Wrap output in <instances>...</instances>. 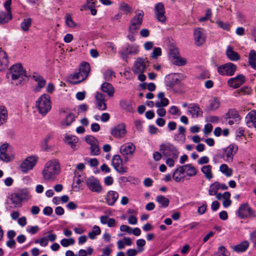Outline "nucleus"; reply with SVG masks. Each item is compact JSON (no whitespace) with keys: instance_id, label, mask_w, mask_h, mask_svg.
<instances>
[{"instance_id":"c9c22d12","label":"nucleus","mask_w":256,"mask_h":256,"mask_svg":"<svg viewBox=\"0 0 256 256\" xmlns=\"http://www.w3.org/2000/svg\"><path fill=\"white\" fill-rule=\"evenodd\" d=\"M220 184L218 182H216L212 184L208 190V194L210 196H214L216 194L218 190L220 188Z\"/></svg>"},{"instance_id":"f257e3e1","label":"nucleus","mask_w":256,"mask_h":256,"mask_svg":"<svg viewBox=\"0 0 256 256\" xmlns=\"http://www.w3.org/2000/svg\"><path fill=\"white\" fill-rule=\"evenodd\" d=\"M60 171V164L58 160H52L48 162L42 170L44 179L50 180L54 175L58 174Z\"/></svg>"},{"instance_id":"cd10ccee","label":"nucleus","mask_w":256,"mask_h":256,"mask_svg":"<svg viewBox=\"0 0 256 256\" xmlns=\"http://www.w3.org/2000/svg\"><path fill=\"white\" fill-rule=\"evenodd\" d=\"M101 89L103 92L107 93L109 96H113L114 92V88L110 83L104 82L102 84Z\"/></svg>"},{"instance_id":"774afa93","label":"nucleus","mask_w":256,"mask_h":256,"mask_svg":"<svg viewBox=\"0 0 256 256\" xmlns=\"http://www.w3.org/2000/svg\"><path fill=\"white\" fill-rule=\"evenodd\" d=\"M250 240L253 243V246L256 250V230L250 234Z\"/></svg>"},{"instance_id":"4468645a","label":"nucleus","mask_w":256,"mask_h":256,"mask_svg":"<svg viewBox=\"0 0 256 256\" xmlns=\"http://www.w3.org/2000/svg\"><path fill=\"white\" fill-rule=\"evenodd\" d=\"M112 163L114 169L119 173L123 174L126 172L127 168L122 166V160L120 155L114 156Z\"/></svg>"},{"instance_id":"052dcab7","label":"nucleus","mask_w":256,"mask_h":256,"mask_svg":"<svg viewBox=\"0 0 256 256\" xmlns=\"http://www.w3.org/2000/svg\"><path fill=\"white\" fill-rule=\"evenodd\" d=\"M0 160L5 162H10L12 159L11 157L6 154V152H5L0 153Z\"/></svg>"},{"instance_id":"5701e85b","label":"nucleus","mask_w":256,"mask_h":256,"mask_svg":"<svg viewBox=\"0 0 256 256\" xmlns=\"http://www.w3.org/2000/svg\"><path fill=\"white\" fill-rule=\"evenodd\" d=\"M165 94L164 92H160L158 94V98L160 99V102H156L155 106L156 108H164L166 106L169 104V100L168 98H164Z\"/></svg>"},{"instance_id":"a18cd8bd","label":"nucleus","mask_w":256,"mask_h":256,"mask_svg":"<svg viewBox=\"0 0 256 256\" xmlns=\"http://www.w3.org/2000/svg\"><path fill=\"white\" fill-rule=\"evenodd\" d=\"M50 138L51 136L50 135H47L46 137L42 142L40 146L46 152H48L49 150L50 147L48 144V142L50 140Z\"/></svg>"},{"instance_id":"a19ab883","label":"nucleus","mask_w":256,"mask_h":256,"mask_svg":"<svg viewBox=\"0 0 256 256\" xmlns=\"http://www.w3.org/2000/svg\"><path fill=\"white\" fill-rule=\"evenodd\" d=\"M100 229L99 226H94L92 228V230L88 234V237L94 240L96 238L97 235H99L100 234Z\"/></svg>"},{"instance_id":"39448f33","label":"nucleus","mask_w":256,"mask_h":256,"mask_svg":"<svg viewBox=\"0 0 256 256\" xmlns=\"http://www.w3.org/2000/svg\"><path fill=\"white\" fill-rule=\"evenodd\" d=\"M160 150L166 157L172 158L174 159L178 158L179 152L177 148L170 143L162 144L160 146Z\"/></svg>"},{"instance_id":"6ab92c4d","label":"nucleus","mask_w":256,"mask_h":256,"mask_svg":"<svg viewBox=\"0 0 256 256\" xmlns=\"http://www.w3.org/2000/svg\"><path fill=\"white\" fill-rule=\"evenodd\" d=\"M135 149L134 144L132 142H128L122 145L120 148V151L124 156L132 154L134 152Z\"/></svg>"},{"instance_id":"4be33fe9","label":"nucleus","mask_w":256,"mask_h":256,"mask_svg":"<svg viewBox=\"0 0 256 256\" xmlns=\"http://www.w3.org/2000/svg\"><path fill=\"white\" fill-rule=\"evenodd\" d=\"M118 198V194L115 191L110 190L106 196V202L108 205L113 206Z\"/></svg>"},{"instance_id":"2eb2a0df","label":"nucleus","mask_w":256,"mask_h":256,"mask_svg":"<svg viewBox=\"0 0 256 256\" xmlns=\"http://www.w3.org/2000/svg\"><path fill=\"white\" fill-rule=\"evenodd\" d=\"M90 66L88 62H84L82 64L79 69L80 74L82 78L80 81H73L72 82L74 84H78L84 80L88 77L90 72Z\"/></svg>"},{"instance_id":"f8f14e48","label":"nucleus","mask_w":256,"mask_h":256,"mask_svg":"<svg viewBox=\"0 0 256 256\" xmlns=\"http://www.w3.org/2000/svg\"><path fill=\"white\" fill-rule=\"evenodd\" d=\"M37 160V158L34 156H28L22 162L20 165L21 170L24 173L31 170L35 166Z\"/></svg>"},{"instance_id":"4d7b16f0","label":"nucleus","mask_w":256,"mask_h":256,"mask_svg":"<svg viewBox=\"0 0 256 256\" xmlns=\"http://www.w3.org/2000/svg\"><path fill=\"white\" fill-rule=\"evenodd\" d=\"M136 246L139 252H142L144 248H142L146 244V241L144 239H139L136 241Z\"/></svg>"},{"instance_id":"0eeeda50","label":"nucleus","mask_w":256,"mask_h":256,"mask_svg":"<svg viewBox=\"0 0 256 256\" xmlns=\"http://www.w3.org/2000/svg\"><path fill=\"white\" fill-rule=\"evenodd\" d=\"M86 182L88 188L92 192L100 193L103 190L100 180L93 176L86 178Z\"/></svg>"},{"instance_id":"e433bc0d","label":"nucleus","mask_w":256,"mask_h":256,"mask_svg":"<svg viewBox=\"0 0 256 256\" xmlns=\"http://www.w3.org/2000/svg\"><path fill=\"white\" fill-rule=\"evenodd\" d=\"M66 142L70 146V147L74 149L76 147V144L78 142V138L75 136H66Z\"/></svg>"},{"instance_id":"6e6552de","label":"nucleus","mask_w":256,"mask_h":256,"mask_svg":"<svg viewBox=\"0 0 256 256\" xmlns=\"http://www.w3.org/2000/svg\"><path fill=\"white\" fill-rule=\"evenodd\" d=\"M237 213L238 217L242 219L255 216L254 211L252 209L248 203L240 204Z\"/></svg>"},{"instance_id":"69168bd1","label":"nucleus","mask_w":256,"mask_h":256,"mask_svg":"<svg viewBox=\"0 0 256 256\" xmlns=\"http://www.w3.org/2000/svg\"><path fill=\"white\" fill-rule=\"evenodd\" d=\"M97 107L100 110H106L107 108L104 100L97 101Z\"/></svg>"},{"instance_id":"9b49d317","label":"nucleus","mask_w":256,"mask_h":256,"mask_svg":"<svg viewBox=\"0 0 256 256\" xmlns=\"http://www.w3.org/2000/svg\"><path fill=\"white\" fill-rule=\"evenodd\" d=\"M236 70V66L231 62H228L220 66L218 68V72L221 75L231 76L234 74Z\"/></svg>"},{"instance_id":"393cba45","label":"nucleus","mask_w":256,"mask_h":256,"mask_svg":"<svg viewBox=\"0 0 256 256\" xmlns=\"http://www.w3.org/2000/svg\"><path fill=\"white\" fill-rule=\"evenodd\" d=\"M226 53L227 57L230 60L237 61L240 59L238 54L234 52L231 46H228Z\"/></svg>"},{"instance_id":"412c9836","label":"nucleus","mask_w":256,"mask_h":256,"mask_svg":"<svg viewBox=\"0 0 256 256\" xmlns=\"http://www.w3.org/2000/svg\"><path fill=\"white\" fill-rule=\"evenodd\" d=\"M32 78L38 82V86L35 88L36 92H39L40 90L44 87L46 81L44 78L36 73H34Z\"/></svg>"},{"instance_id":"aec40b11","label":"nucleus","mask_w":256,"mask_h":256,"mask_svg":"<svg viewBox=\"0 0 256 256\" xmlns=\"http://www.w3.org/2000/svg\"><path fill=\"white\" fill-rule=\"evenodd\" d=\"M186 166L187 164L182 166H180L175 170L172 174V178L176 182H180L182 180H184V176H176V174H178L179 175H180L181 174H184L186 172Z\"/></svg>"},{"instance_id":"7ed1b4c3","label":"nucleus","mask_w":256,"mask_h":256,"mask_svg":"<svg viewBox=\"0 0 256 256\" xmlns=\"http://www.w3.org/2000/svg\"><path fill=\"white\" fill-rule=\"evenodd\" d=\"M36 106L39 112L42 116L46 115L51 109L50 96L48 94L41 96L36 102Z\"/></svg>"},{"instance_id":"680f3d73","label":"nucleus","mask_w":256,"mask_h":256,"mask_svg":"<svg viewBox=\"0 0 256 256\" xmlns=\"http://www.w3.org/2000/svg\"><path fill=\"white\" fill-rule=\"evenodd\" d=\"M212 15L211 10L210 8H208L206 10V14L204 16H202L199 18V20L200 22H204L210 18V17Z\"/></svg>"},{"instance_id":"e2e57ef3","label":"nucleus","mask_w":256,"mask_h":256,"mask_svg":"<svg viewBox=\"0 0 256 256\" xmlns=\"http://www.w3.org/2000/svg\"><path fill=\"white\" fill-rule=\"evenodd\" d=\"M129 52H130V49H129L128 46L127 48H126L124 50L120 52V53L121 55L122 58L126 60V59L128 58V55L130 54H129Z\"/></svg>"},{"instance_id":"49530a36","label":"nucleus","mask_w":256,"mask_h":256,"mask_svg":"<svg viewBox=\"0 0 256 256\" xmlns=\"http://www.w3.org/2000/svg\"><path fill=\"white\" fill-rule=\"evenodd\" d=\"M172 60L174 64L179 66L185 65L186 63V60L179 56L172 59Z\"/></svg>"},{"instance_id":"c756f323","label":"nucleus","mask_w":256,"mask_h":256,"mask_svg":"<svg viewBox=\"0 0 256 256\" xmlns=\"http://www.w3.org/2000/svg\"><path fill=\"white\" fill-rule=\"evenodd\" d=\"M194 38L196 44L199 46L204 42L206 35L204 33H194Z\"/></svg>"},{"instance_id":"58836bf2","label":"nucleus","mask_w":256,"mask_h":256,"mask_svg":"<svg viewBox=\"0 0 256 256\" xmlns=\"http://www.w3.org/2000/svg\"><path fill=\"white\" fill-rule=\"evenodd\" d=\"M186 169V175L189 176H194L197 174V170L192 164H187Z\"/></svg>"},{"instance_id":"f03ea898","label":"nucleus","mask_w":256,"mask_h":256,"mask_svg":"<svg viewBox=\"0 0 256 256\" xmlns=\"http://www.w3.org/2000/svg\"><path fill=\"white\" fill-rule=\"evenodd\" d=\"M26 76V72L20 64H15L11 66L6 74L8 78H11L13 80L18 79L23 80L24 77Z\"/></svg>"},{"instance_id":"603ef678","label":"nucleus","mask_w":256,"mask_h":256,"mask_svg":"<svg viewBox=\"0 0 256 256\" xmlns=\"http://www.w3.org/2000/svg\"><path fill=\"white\" fill-rule=\"evenodd\" d=\"M66 24L71 28H75L76 26V24L73 21L71 16L69 14H66Z\"/></svg>"},{"instance_id":"3c124183","label":"nucleus","mask_w":256,"mask_h":256,"mask_svg":"<svg viewBox=\"0 0 256 256\" xmlns=\"http://www.w3.org/2000/svg\"><path fill=\"white\" fill-rule=\"evenodd\" d=\"M32 20L30 18L24 19L21 24V26L24 31L28 30V28L31 24Z\"/></svg>"},{"instance_id":"0e129e2a","label":"nucleus","mask_w":256,"mask_h":256,"mask_svg":"<svg viewBox=\"0 0 256 256\" xmlns=\"http://www.w3.org/2000/svg\"><path fill=\"white\" fill-rule=\"evenodd\" d=\"M170 54L172 60L178 56H179V52L178 49L177 48L170 49Z\"/></svg>"},{"instance_id":"13d9d810","label":"nucleus","mask_w":256,"mask_h":256,"mask_svg":"<svg viewBox=\"0 0 256 256\" xmlns=\"http://www.w3.org/2000/svg\"><path fill=\"white\" fill-rule=\"evenodd\" d=\"M216 24L218 26L224 30H230V25L222 21H218Z\"/></svg>"},{"instance_id":"8fccbe9b","label":"nucleus","mask_w":256,"mask_h":256,"mask_svg":"<svg viewBox=\"0 0 256 256\" xmlns=\"http://www.w3.org/2000/svg\"><path fill=\"white\" fill-rule=\"evenodd\" d=\"M75 240L73 238L68 239L63 238L60 241V244L64 247H67L70 245H72L74 244Z\"/></svg>"},{"instance_id":"bb28decb","label":"nucleus","mask_w":256,"mask_h":256,"mask_svg":"<svg viewBox=\"0 0 256 256\" xmlns=\"http://www.w3.org/2000/svg\"><path fill=\"white\" fill-rule=\"evenodd\" d=\"M189 112L194 116L196 115V116H202V111L198 104H190L189 106Z\"/></svg>"},{"instance_id":"de8ad7c7","label":"nucleus","mask_w":256,"mask_h":256,"mask_svg":"<svg viewBox=\"0 0 256 256\" xmlns=\"http://www.w3.org/2000/svg\"><path fill=\"white\" fill-rule=\"evenodd\" d=\"M99 142L90 146V154L92 156L98 155L100 153V148L98 146Z\"/></svg>"},{"instance_id":"4c0bfd02","label":"nucleus","mask_w":256,"mask_h":256,"mask_svg":"<svg viewBox=\"0 0 256 256\" xmlns=\"http://www.w3.org/2000/svg\"><path fill=\"white\" fill-rule=\"evenodd\" d=\"M120 107L127 112H130L132 110L131 102L128 100H122L120 102Z\"/></svg>"},{"instance_id":"9d476101","label":"nucleus","mask_w":256,"mask_h":256,"mask_svg":"<svg viewBox=\"0 0 256 256\" xmlns=\"http://www.w3.org/2000/svg\"><path fill=\"white\" fill-rule=\"evenodd\" d=\"M166 85L172 89L175 92H178L182 86L180 80L174 76H168L166 80Z\"/></svg>"},{"instance_id":"a211bd4d","label":"nucleus","mask_w":256,"mask_h":256,"mask_svg":"<svg viewBox=\"0 0 256 256\" xmlns=\"http://www.w3.org/2000/svg\"><path fill=\"white\" fill-rule=\"evenodd\" d=\"M238 150V146L234 144H230L228 147L224 148V151L226 157V160L228 162H232L234 156Z\"/></svg>"},{"instance_id":"338daca9","label":"nucleus","mask_w":256,"mask_h":256,"mask_svg":"<svg viewBox=\"0 0 256 256\" xmlns=\"http://www.w3.org/2000/svg\"><path fill=\"white\" fill-rule=\"evenodd\" d=\"M246 119L256 120V112L254 110H252L246 116Z\"/></svg>"},{"instance_id":"c03bdc74","label":"nucleus","mask_w":256,"mask_h":256,"mask_svg":"<svg viewBox=\"0 0 256 256\" xmlns=\"http://www.w3.org/2000/svg\"><path fill=\"white\" fill-rule=\"evenodd\" d=\"M212 256H230V254L224 246H220L218 248V252Z\"/></svg>"},{"instance_id":"473e14b6","label":"nucleus","mask_w":256,"mask_h":256,"mask_svg":"<svg viewBox=\"0 0 256 256\" xmlns=\"http://www.w3.org/2000/svg\"><path fill=\"white\" fill-rule=\"evenodd\" d=\"M212 167L210 165L204 166L201 168L202 172L204 174L205 177L208 180H210L213 177V175L212 172Z\"/></svg>"},{"instance_id":"5fc2aeb1","label":"nucleus","mask_w":256,"mask_h":256,"mask_svg":"<svg viewBox=\"0 0 256 256\" xmlns=\"http://www.w3.org/2000/svg\"><path fill=\"white\" fill-rule=\"evenodd\" d=\"M85 140L90 146L98 142V140L94 136L91 135L86 136L85 137Z\"/></svg>"},{"instance_id":"20e7f679","label":"nucleus","mask_w":256,"mask_h":256,"mask_svg":"<svg viewBox=\"0 0 256 256\" xmlns=\"http://www.w3.org/2000/svg\"><path fill=\"white\" fill-rule=\"evenodd\" d=\"M30 197V190L28 188H24L12 194L10 200L15 206L20 207L21 202L24 200H28Z\"/></svg>"},{"instance_id":"a878e982","label":"nucleus","mask_w":256,"mask_h":256,"mask_svg":"<svg viewBox=\"0 0 256 256\" xmlns=\"http://www.w3.org/2000/svg\"><path fill=\"white\" fill-rule=\"evenodd\" d=\"M76 118V116L74 114L70 112L66 115V118L61 122V124L62 126H68L75 121Z\"/></svg>"},{"instance_id":"b1692460","label":"nucleus","mask_w":256,"mask_h":256,"mask_svg":"<svg viewBox=\"0 0 256 256\" xmlns=\"http://www.w3.org/2000/svg\"><path fill=\"white\" fill-rule=\"evenodd\" d=\"M8 64V56L6 53L0 49V70L7 67Z\"/></svg>"},{"instance_id":"79ce46f5","label":"nucleus","mask_w":256,"mask_h":256,"mask_svg":"<svg viewBox=\"0 0 256 256\" xmlns=\"http://www.w3.org/2000/svg\"><path fill=\"white\" fill-rule=\"evenodd\" d=\"M220 171L224 174L226 176H232V168H229L228 166L226 164H222L220 166Z\"/></svg>"},{"instance_id":"09e8293b","label":"nucleus","mask_w":256,"mask_h":256,"mask_svg":"<svg viewBox=\"0 0 256 256\" xmlns=\"http://www.w3.org/2000/svg\"><path fill=\"white\" fill-rule=\"evenodd\" d=\"M220 106V103L216 98H214L210 102L208 108L209 110H214Z\"/></svg>"},{"instance_id":"7c9ffc66","label":"nucleus","mask_w":256,"mask_h":256,"mask_svg":"<svg viewBox=\"0 0 256 256\" xmlns=\"http://www.w3.org/2000/svg\"><path fill=\"white\" fill-rule=\"evenodd\" d=\"M12 18L11 12H0V24H4L7 23Z\"/></svg>"},{"instance_id":"72a5a7b5","label":"nucleus","mask_w":256,"mask_h":256,"mask_svg":"<svg viewBox=\"0 0 256 256\" xmlns=\"http://www.w3.org/2000/svg\"><path fill=\"white\" fill-rule=\"evenodd\" d=\"M248 62L252 68L256 70V52L252 50L248 55Z\"/></svg>"},{"instance_id":"423d86ee","label":"nucleus","mask_w":256,"mask_h":256,"mask_svg":"<svg viewBox=\"0 0 256 256\" xmlns=\"http://www.w3.org/2000/svg\"><path fill=\"white\" fill-rule=\"evenodd\" d=\"M135 16L130 20L129 26V30L130 32L138 30L140 27L144 13L142 10H136L135 12Z\"/></svg>"},{"instance_id":"dca6fc26","label":"nucleus","mask_w":256,"mask_h":256,"mask_svg":"<svg viewBox=\"0 0 256 256\" xmlns=\"http://www.w3.org/2000/svg\"><path fill=\"white\" fill-rule=\"evenodd\" d=\"M245 82V76L242 74H239L236 77L230 78L228 81L229 86L236 88L242 86Z\"/></svg>"},{"instance_id":"f704fd0d","label":"nucleus","mask_w":256,"mask_h":256,"mask_svg":"<svg viewBox=\"0 0 256 256\" xmlns=\"http://www.w3.org/2000/svg\"><path fill=\"white\" fill-rule=\"evenodd\" d=\"M8 118V112L6 107L4 106H0V125L6 122Z\"/></svg>"},{"instance_id":"ddd939ff","label":"nucleus","mask_w":256,"mask_h":256,"mask_svg":"<svg viewBox=\"0 0 256 256\" xmlns=\"http://www.w3.org/2000/svg\"><path fill=\"white\" fill-rule=\"evenodd\" d=\"M111 134L114 138H123L126 133V126L124 124H120L111 130Z\"/></svg>"},{"instance_id":"37998d69","label":"nucleus","mask_w":256,"mask_h":256,"mask_svg":"<svg viewBox=\"0 0 256 256\" xmlns=\"http://www.w3.org/2000/svg\"><path fill=\"white\" fill-rule=\"evenodd\" d=\"M119 8L126 14L132 13V8L128 4L124 2H121L120 4Z\"/></svg>"},{"instance_id":"c85d7f7f","label":"nucleus","mask_w":256,"mask_h":256,"mask_svg":"<svg viewBox=\"0 0 256 256\" xmlns=\"http://www.w3.org/2000/svg\"><path fill=\"white\" fill-rule=\"evenodd\" d=\"M249 246V242L247 240H244L240 244L235 246L233 249L238 252H245Z\"/></svg>"},{"instance_id":"864d4df0","label":"nucleus","mask_w":256,"mask_h":256,"mask_svg":"<svg viewBox=\"0 0 256 256\" xmlns=\"http://www.w3.org/2000/svg\"><path fill=\"white\" fill-rule=\"evenodd\" d=\"M104 78L106 80L110 81L112 80V77H114V72L111 70H106L104 73Z\"/></svg>"},{"instance_id":"2f4dec72","label":"nucleus","mask_w":256,"mask_h":256,"mask_svg":"<svg viewBox=\"0 0 256 256\" xmlns=\"http://www.w3.org/2000/svg\"><path fill=\"white\" fill-rule=\"evenodd\" d=\"M156 200L160 204V207L166 208L168 206L170 200L162 195H158L156 197Z\"/></svg>"},{"instance_id":"6e6d98bb","label":"nucleus","mask_w":256,"mask_h":256,"mask_svg":"<svg viewBox=\"0 0 256 256\" xmlns=\"http://www.w3.org/2000/svg\"><path fill=\"white\" fill-rule=\"evenodd\" d=\"M162 54L161 48H154L151 54V57L152 58H157Z\"/></svg>"},{"instance_id":"ea45409f","label":"nucleus","mask_w":256,"mask_h":256,"mask_svg":"<svg viewBox=\"0 0 256 256\" xmlns=\"http://www.w3.org/2000/svg\"><path fill=\"white\" fill-rule=\"evenodd\" d=\"M230 119L234 120L236 123L238 124L241 120V117L239 115L238 112L235 109H230Z\"/></svg>"},{"instance_id":"bf43d9fd","label":"nucleus","mask_w":256,"mask_h":256,"mask_svg":"<svg viewBox=\"0 0 256 256\" xmlns=\"http://www.w3.org/2000/svg\"><path fill=\"white\" fill-rule=\"evenodd\" d=\"M251 92L250 88L248 87H242L240 89L237 90L236 92L241 94H249Z\"/></svg>"},{"instance_id":"f3484780","label":"nucleus","mask_w":256,"mask_h":256,"mask_svg":"<svg viewBox=\"0 0 256 256\" xmlns=\"http://www.w3.org/2000/svg\"><path fill=\"white\" fill-rule=\"evenodd\" d=\"M155 15L156 19L164 22L166 20V16L164 15V6L162 3H158L155 6Z\"/></svg>"},{"instance_id":"1a4fd4ad","label":"nucleus","mask_w":256,"mask_h":256,"mask_svg":"<svg viewBox=\"0 0 256 256\" xmlns=\"http://www.w3.org/2000/svg\"><path fill=\"white\" fill-rule=\"evenodd\" d=\"M149 62L147 58H138L134 62L132 70L134 74L143 73L146 66H148Z\"/></svg>"}]
</instances>
